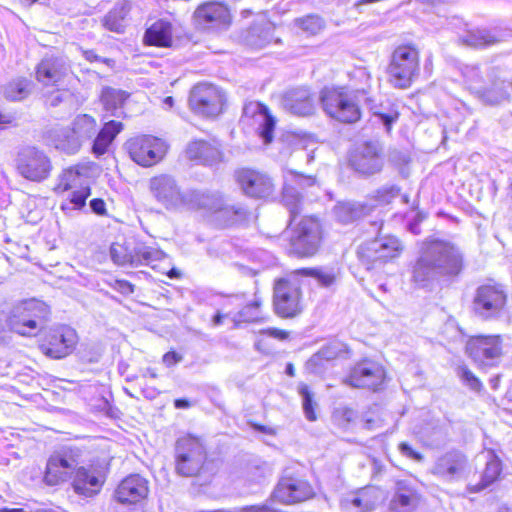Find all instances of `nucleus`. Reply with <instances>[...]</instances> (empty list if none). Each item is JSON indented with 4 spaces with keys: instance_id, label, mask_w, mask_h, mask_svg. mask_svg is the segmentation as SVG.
I'll list each match as a JSON object with an SVG mask.
<instances>
[{
    "instance_id": "a19ab883",
    "label": "nucleus",
    "mask_w": 512,
    "mask_h": 512,
    "mask_svg": "<svg viewBox=\"0 0 512 512\" xmlns=\"http://www.w3.org/2000/svg\"><path fill=\"white\" fill-rule=\"evenodd\" d=\"M193 202L197 208L215 214L221 208L223 198L219 193L196 192L193 194Z\"/></svg>"
},
{
    "instance_id": "39448f33",
    "label": "nucleus",
    "mask_w": 512,
    "mask_h": 512,
    "mask_svg": "<svg viewBox=\"0 0 512 512\" xmlns=\"http://www.w3.org/2000/svg\"><path fill=\"white\" fill-rule=\"evenodd\" d=\"M508 302L506 287L494 281H488L475 290L472 310L482 320H494L505 314Z\"/></svg>"
},
{
    "instance_id": "69168bd1",
    "label": "nucleus",
    "mask_w": 512,
    "mask_h": 512,
    "mask_svg": "<svg viewBox=\"0 0 512 512\" xmlns=\"http://www.w3.org/2000/svg\"><path fill=\"white\" fill-rule=\"evenodd\" d=\"M270 334L272 336H274L276 338H280V339H285L288 336L287 332H285L283 330H276V329L272 330Z\"/></svg>"
},
{
    "instance_id": "c9c22d12",
    "label": "nucleus",
    "mask_w": 512,
    "mask_h": 512,
    "mask_svg": "<svg viewBox=\"0 0 512 512\" xmlns=\"http://www.w3.org/2000/svg\"><path fill=\"white\" fill-rule=\"evenodd\" d=\"M130 11L128 3L117 4L102 19V25L109 31L123 33L126 27L127 16Z\"/></svg>"
},
{
    "instance_id": "4468645a",
    "label": "nucleus",
    "mask_w": 512,
    "mask_h": 512,
    "mask_svg": "<svg viewBox=\"0 0 512 512\" xmlns=\"http://www.w3.org/2000/svg\"><path fill=\"white\" fill-rule=\"evenodd\" d=\"M96 127V121L92 116L78 115L72 123L71 130H65L59 135L56 148L68 154L76 153L84 141L95 135Z\"/></svg>"
},
{
    "instance_id": "c756f323",
    "label": "nucleus",
    "mask_w": 512,
    "mask_h": 512,
    "mask_svg": "<svg viewBox=\"0 0 512 512\" xmlns=\"http://www.w3.org/2000/svg\"><path fill=\"white\" fill-rule=\"evenodd\" d=\"M84 187H89L88 168L85 166H75L62 172L55 191L63 193L68 190L82 189Z\"/></svg>"
},
{
    "instance_id": "0eeeda50",
    "label": "nucleus",
    "mask_w": 512,
    "mask_h": 512,
    "mask_svg": "<svg viewBox=\"0 0 512 512\" xmlns=\"http://www.w3.org/2000/svg\"><path fill=\"white\" fill-rule=\"evenodd\" d=\"M403 249L404 246L397 237L387 235L360 245L357 254L361 263L371 269L398 258Z\"/></svg>"
},
{
    "instance_id": "f8f14e48",
    "label": "nucleus",
    "mask_w": 512,
    "mask_h": 512,
    "mask_svg": "<svg viewBox=\"0 0 512 512\" xmlns=\"http://www.w3.org/2000/svg\"><path fill=\"white\" fill-rule=\"evenodd\" d=\"M223 104L222 91L212 84L200 83L191 90L189 105L199 115L215 117L221 113Z\"/></svg>"
},
{
    "instance_id": "58836bf2",
    "label": "nucleus",
    "mask_w": 512,
    "mask_h": 512,
    "mask_svg": "<svg viewBox=\"0 0 512 512\" xmlns=\"http://www.w3.org/2000/svg\"><path fill=\"white\" fill-rule=\"evenodd\" d=\"M479 93L482 101L489 105H500L511 99L504 82H496L491 88L483 89Z\"/></svg>"
},
{
    "instance_id": "7c9ffc66",
    "label": "nucleus",
    "mask_w": 512,
    "mask_h": 512,
    "mask_svg": "<svg viewBox=\"0 0 512 512\" xmlns=\"http://www.w3.org/2000/svg\"><path fill=\"white\" fill-rule=\"evenodd\" d=\"M371 207L365 203L356 201L338 202L333 208V214L336 220L343 224H349L357 221L367 215Z\"/></svg>"
},
{
    "instance_id": "5fc2aeb1",
    "label": "nucleus",
    "mask_w": 512,
    "mask_h": 512,
    "mask_svg": "<svg viewBox=\"0 0 512 512\" xmlns=\"http://www.w3.org/2000/svg\"><path fill=\"white\" fill-rule=\"evenodd\" d=\"M343 351V345L340 343H331L319 351V355L327 360L336 358Z\"/></svg>"
},
{
    "instance_id": "4be33fe9",
    "label": "nucleus",
    "mask_w": 512,
    "mask_h": 512,
    "mask_svg": "<svg viewBox=\"0 0 512 512\" xmlns=\"http://www.w3.org/2000/svg\"><path fill=\"white\" fill-rule=\"evenodd\" d=\"M149 494V482L139 474L125 477L116 487L114 498L121 504H138Z\"/></svg>"
},
{
    "instance_id": "6e6d98bb",
    "label": "nucleus",
    "mask_w": 512,
    "mask_h": 512,
    "mask_svg": "<svg viewBox=\"0 0 512 512\" xmlns=\"http://www.w3.org/2000/svg\"><path fill=\"white\" fill-rule=\"evenodd\" d=\"M68 97H70L69 91L57 90L47 97V104L51 107H56L63 101L67 100Z\"/></svg>"
},
{
    "instance_id": "864d4df0",
    "label": "nucleus",
    "mask_w": 512,
    "mask_h": 512,
    "mask_svg": "<svg viewBox=\"0 0 512 512\" xmlns=\"http://www.w3.org/2000/svg\"><path fill=\"white\" fill-rule=\"evenodd\" d=\"M459 376L462 381L471 389L475 391L480 390L481 382L467 367L459 368Z\"/></svg>"
},
{
    "instance_id": "9d476101",
    "label": "nucleus",
    "mask_w": 512,
    "mask_h": 512,
    "mask_svg": "<svg viewBox=\"0 0 512 512\" xmlns=\"http://www.w3.org/2000/svg\"><path fill=\"white\" fill-rule=\"evenodd\" d=\"M79 448H63L50 456L45 473V481L49 485H57L71 478L80 463Z\"/></svg>"
},
{
    "instance_id": "9b49d317",
    "label": "nucleus",
    "mask_w": 512,
    "mask_h": 512,
    "mask_svg": "<svg viewBox=\"0 0 512 512\" xmlns=\"http://www.w3.org/2000/svg\"><path fill=\"white\" fill-rule=\"evenodd\" d=\"M275 312L283 318H293L303 310L300 285L288 279H279L274 286Z\"/></svg>"
},
{
    "instance_id": "de8ad7c7",
    "label": "nucleus",
    "mask_w": 512,
    "mask_h": 512,
    "mask_svg": "<svg viewBox=\"0 0 512 512\" xmlns=\"http://www.w3.org/2000/svg\"><path fill=\"white\" fill-rule=\"evenodd\" d=\"M90 195V188L84 187L82 189H75L70 197L63 201L61 204V209L66 213H69L73 210H80L86 204V199Z\"/></svg>"
},
{
    "instance_id": "a211bd4d",
    "label": "nucleus",
    "mask_w": 512,
    "mask_h": 512,
    "mask_svg": "<svg viewBox=\"0 0 512 512\" xmlns=\"http://www.w3.org/2000/svg\"><path fill=\"white\" fill-rule=\"evenodd\" d=\"M149 188L154 199L168 210L185 204V196L177 181L170 175L161 174L150 179Z\"/></svg>"
},
{
    "instance_id": "dca6fc26",
    "label": "nucleus",
    "mask_w": 512,
    "mask_h": 512,
    "mask_svg": "<svg viewBox=\"0 0 512 512\" xmlns=\"http://www.w3.org/2000/svg\"><path fill=\"white\" fill-rule=\"evenodd\" d=\"M466 352L481 367L495 366L502 355L500 336H473L467 341Z\"/></svg>"
},
{
    "instance_id": "f257e3e1",
    "label": "nucleus",
    "mask_w": 512,
    "mask_h": 512,
    "mask_svg": "<svg viewBox=\"0 0 512 512\" xmlns=\"http://www.w3.org/2000/svg\"><path fill=\"white\" fill-rule=\"evenodd\" d=\"M464 269L461 248L446 238L429 236L411 265V282L418 288L432 289L441 280H453Z\"/></svg>"
},
{
    "instance_id": "4d7b16f0",
    "label": "nucleus",
    "mask_w": 512,
    "mask_h": 512,
    "mask_svg": "<svg viewBox=\"0 0 512 512\" xmlns=\"http://www.w3.org/2000/svg\"><path fill=\"white\" fill-rule=\"evenodd\" d=\"M399 450L404 456L418 462L422 461L424 458L421 453L414 451L413 448L405 442L399 444Z\"/></svg>"
},
{
    "instance_id": "2f4dec72",
    "label": "nucleus",
    "mask_w": 512,
    "mask_h": 512,
    "mask_svg": "<svg viewBox=\"0 0 512 512\" xmlns=\"http://www.w3.org/2000/svg\"><path fill=\"white\" fill-rule=\"evenodd\" d=\"M73 475V487L78 494L92 496L99 491L102 485V481L94 470L78 466Z\"/></svg>"
},
{
    "instance_id": "20e7f679",
    "label": "nucleus",
    "mask_w": 512,
    "mask_h": 512,
    "mask_svg": "<svg viewBox=\"0 0 512 512\" xmlns=\"http://www.w3.org/2000/svg\"><path fill=\"white\" fill-rule=\"evenodd\" d=\"M49 307L37 299L24 300L16 304L9 317V326L23 336H35L47 322Z\"/></svg>"
},
{
    "instance_id": "052dcab7",
    "label": "nucleus",
    "mask_w": 512,
    "mask_h": 512,
    "mask_svg": "<svg viewBox=\"0 0 512 512\" xmlns=\"http://www.w3.org/2000/svg\"><path fill=\"white\" fill-rule=\"evenodd\" d=\"M180 361H182V356L174 351L167 352L163 356V363L168 367H171Z\"/></svg>"
},
{
    "instance_id": "473e14b6",
    "label": "nucleus",
    "mask_w": 512,
    "mask_h": 512,
    "mask_svg": "<svg viewBox=\"0 0 512 512\" xmlns=\"http://www.w3.org/2000/svg\"><path fill=\"white\" fill-rule=\"evenodd\" d=\"M186 154L189 159L199 160L204 164H211L220 157L217 145L204 140H196L189 143Z\"/></svg>"
},
{
    "instance_id": "79ce46f5",
    "label": "nucleus",
    "mask_w": 512,
    "mask_h": 512,
    "mask_svg": "<svg viewBox=\"0 0 512 512\" xmlns=\"http://www.w3.org/2000/svg\"><path fill=\"white\" fill-rule=\"evenodd\" d=\"M30 85V81L25 78L13 80L5 86L4 96L11 101L23 100L31 92Z\"/></svg>"
},
{
    "instance_id": "b1692460",
    "label": "nucleus",
    "mask_w": 512,
    "mask_h": 512,
    "mask_svg": "<svg viewBox=\"0 0 512 512\" xmlns=\"http://www.w3.org/2000/svg\"><path fill=\"white\" fill-rule=\"evenodd\" d=\"M352 167L359 173L371 175L381 170L383 159L377 142H366L359 146L351 157Z\"/></svg>"
},
{
    "instance_id": "412c9836",
    "label": "nucleus",
    "mask_w": 512,
    "mask_h": 512,
    "mask_svg": "<svg viewBox=\"0 0 512 512\" xmlns=\"http://www.w3.org/2000/svg\"><path fill=\"white\" fill-rule=\"evenodd\" d=\"M314 495L309 482L300 477L284 476L273 492V498L284 504L306 501Z\"/></svg>"
},
{
    "instance_id": "f3484780",
    "label": "nucleus",
    "mask_w": 512,
    "mask_h": 512,
    "mask_svg": "<svg viewBox=\"0 0 512 512\" xmlns=\"http://www.w3.org/2000/svg\"><path fill=\"white\" fill-rule=\"evenodd\" d=\"M129 154L137 164L149 167L160 161L166 153V144L153 136H140L127 143Z\"/></svg>"
},
{
    "instance_id": "aec40b11",
    "label": "nucleus",
    "mask_w": 512,
    "mask_h": 512,
    "mask_svg": "<svg viewBox=\"0 0 512 512\" xmlns=\"http://www.w3.org/2000/svg\"><path fill=\"white\" fill-rule=\"evenodd\" d=\"M467 469V457L458 450H450L435 460L431 473L445 482H454L461 479Z\"/></svg>"
},
{
    "instance_id": "5701e85b",
    "label": "nucleus",
    "mask_w": 512,
    "mask_h": 512,
    "mask_svg": "<svg viewBox=\"0 0 512 512\" xmlns=\"http://www.w3.org/2000/svg\"><path fill=\"white\" fill-rule=\"evenodd\" d=\"M382 500L383 493L379 488L367 486L345 496L341 507L348 512H371Z\"/></svg>"
},
{
    "instance_id": "13d9d810",
    "label": "nucleus",
    "mask_w": 512,
    "mask_h": 512,
    "mask_svg": "<svg viewBox=\"0 0 512 512\" xmlns=\"http://www.w3.org/2000/svg\"><path fill=\"white\" fill-rule=\"evenodd\" d=\"M464 76L471 85H476L481 82L479 75V68L477 66H467L464 70Z\"/></svg>"
},
{
    "instance_id": "ddd939ff",
    "label": "nucleus",
    "mask_w": 512,
    "mask_h": 512,
    "mask_svg": "<svg viewBox=\"0 0 512 512\" xmlns=\"http://www.w3.org/2000/svg\"><path fill=\"white\" fill-rule=\"evenodd\" d=\"M17 170L27 180L41 182L49 177L52 164L43 151L27 147L18 154Z\"/></svg>"
},
{
    "instance_id": "09e8293b",
    "label": "nucleus",
    "mask_w": 512,
    "mask_h": 512,
    "mask_svg": "<svg viewBox=\"0 0 512 512\" xmlns=\"http://www.w3.org/2000/svg\"><path fill=\"white\" fill-rule=\"evenodd\" d=\"M298 393L302 398V407L305 417L309 421H315L317 419L315 408L317 403L314 401V394L309 390L306 384H299Z\"/></svg>"
},
{
    "instance_id": "e2e57ef3",
    "label": "nucleus",
    "mask_w": 512,
    "mask_h": 512,
    "mask_svg": "<svg viewBox=\"0 0 512 512\" xmlns=\"http://www.w3.org/2000/svg\"><path fill=\"white\" fill-rule=\"evenodd\" d=\"M90 207L91 210L98 215H103L106 212L105 202L100 198L92 199L90 201Z\"/></svg>"
},
{
    "instance_id": "a878e982",
    "label": "nucleus",
    "mask_w": 512,
    "mask_h": 512,
    "mask_svg": "<svg viewBox=\"0 0 512 512\" xmlns=\"http://www.w3.org/2000/svg\"><path fill=\"white\" fill-rule=\"evenodd\" d=\"M243 118L256 129L266 143L272 141L275 120L265 105L259 102L247 103L243 108Z\"/></svg>"
},
{
    "instance_id": "603ef678",
    "label": "nucleus",
    "mask_w": 512,
    "mask_h": 512,
    "mask_svg": "<svg viewBox=\"0 0 512 512\" xmlns=\"http://www.w3.org/2000/svg\"><path fill=\"white\" fill-rule=\"evenodd\" d=\"M272 40L270 29L252 28L249 33V43L257 48L264 47Z\"/></svg>"
},
{
    "instance_id": "f704fd0d",
    "label": "nucleus",
    "mask_w": 512,
    "mask_h": 512,
    "mask_svg": "<svg viewBox=\"0 0 512 512\" xmlns=\"http://www.w3.org/2000/svg\"><path fill=\"white\" fill-rule=\"evenodd\" d=\"M122 128L121 122L114 120L106 122L94 140L93 153L98 156L103 155Z\"/></svg>"
},
{
    "instance_id": "6e6552de",
    "label": "nucleus",
    "mask_w": 512,
    "mask_h": 512,
    "mask_svg": "<svg viewBox=\"0 0 512 512\" xmlns=\"http://www.w3.org/2000/svg\"><path fill=\"white\" fill-rule=\"evenodd\" d=\"M356 95L344 89H324L321 93L323 110L330 117L345 123H353L360 119V109Z\"/></svg>"
},
{
    "instance_id": "a18cd8bd",
    "label": "nucleus",
    "mask_w": 512,
    "mask_h": 512,
    "mask_svg": "<svg viewBox=\"0 0 512 512\" xmlns=\"http://www.w3.org/2000/svg\"><path fill=\"white\" fill-rule=\"evenodd\" d=\"M501 471L500 467V461L496 458H493L492 460L488 461L483 473L482 481L481 483L477 485H470L468 487V490L472 493L479 492L486 488L489 484L494 482L497 477L499 476Z\"/></svg>"
},
{
    "instance_id": "774afa93",
    "label": "nucleus",
    "mask_w": 512,
    "mask_h": 512,
    "mask_svg": "<svg viewBox=\"0 0 512 512\" xmlns=\"http://www.w3.org/2000/svg\"><path fill=\"white\" fill-rule=\"evenodd\" d=\"M174 404L176 408H188L190 406L186 399H177Z\"/></svg>"
},
{
    "instance_id": "bb28decb",
    "label": "nucleus",
    "mask_w": 512,
    "mask_h": 512,
    "mask_svg": "<svg viewBox=\"0 0 512 512\" xmlns=\"http://www.w3.org/2000/svg\"><path fill=\"white\" fill-rule=\"evenodd\" d=\"M421 502V494L410 480H399L395 484L390 500L391 512H414Z\"/></svg>"
},
{
    "instance_id": "c03bdc74",
    "label": "nucleus",
    "mask_w": 512,
    "mask_h": 512,
    "mask_svg": "<svg viewBox=\"0 0 512 512\" xmlns=\"http://www.w3.org/2000/svg\"><path fill=\"white\" fill-rule=\"evenodd\" d=\"M297 272L313 277L323 287L332 286L337 279V272L333 268H304Z\"/></svg>"
},
{
    "instance_id": "8fccbe9b",
    "label": "nucleus",
    "mask_w": 512,
    "mask_h": 512,
    "mask_svg": "<svg viewBox=\"0 0 512 512\" xmlns=\"http://www.w3.org/2000/svg\"><path fill=\"white\" fill-rule=\"evenodd\" d=\"M464 42L471 47L482 48L494 44L496 39L489 32L479 30L470 32Z\"/></svg>"
},
{
    "instance_id": "6ab92c4d",
    "label": "nucleus",
    "mask_w": 512,
    "mask_h": 512,
    "mask_svg": "<svg viewBox=\"0 0 512 512\" xmlns=\"http://www.w3.org/2000/svg\"><path fill=\"white\" fill-rule=\"evenodd\" d=\"M77 342L76 331L69 326L62 325L50 330L40 348L45 355L54 359H61L73 352Z\"/></svg>"
},
{
    "instance_id": "37998d69",
    "label": "nucleus",
    "mask_w": 512,
    "mask_h": 512,
    "mask_svg": "<svg viewBox=\"0 0 512 512\" xmlns=\"http://www.w3.org/2000/svg\"><path fill=\"white\" fill-rule=\"evenodd\" d=\"M214 215L221 224L231 225L244 218L246 211L240 206L229 205L223 201L221 208Z\"/></svg>"
},
{
    "instance_id": "393cba45",
    "label": "nucleus",
    "mask_w": 512,
    "mask_h": 512,
    "mask_svg": "<svg viewBox=\"0 0 512 512\" xmlns=\"http://www.w3.org/2000/svg\"><path fill=\"white\" fill-rule=\"evenodd\" d=\"M236 179L243 192L250 197L266 198L273 193L271 178L261 172L242 169L236 173Z\"/></svg>"
},
{
    "instance_id": "e433bc0d",
    "label": "nucleus",
    "mask_w": 512,
    "mask_h": 512,
    "mask_svg": "<svg viewBox=\"0 0 512 512\" xmlns=\"http://www.w3.org/2000/svg\"><path fill=\"white\" fill-rule=\"evenodd\" d=\"M134 251V263L133 267H138L142 265H150L154 267V263L160 261L166 257V254L155 247L148 246L144 243L136 242V245L133 246Z\"/></svg>"
},
{
    "instance_id": "423d86ee",
    "label": "nucleus",
    "mask_w": 512,
    "mask_h": 512,
    "mask_svg": "<svg viewBox=\"0 0 512 512\" xmlns=\"http://www.w3.org/2000/svg\"><path fill=\"white\" fill-rule=\"evenodd\" d=\"M206 458V447L201 438L188 434L177 440L175 461L178 474L187 477L198 474Z\"/></svg>"
},
{
    "instance_id": "0e129e2a",
    "label": "nucleus",
    "mask_w": 512,
    "mask_h": 512,
    "mask_svg": "<svg viewBox=\"0 0 512 512\" xmlns=\"http://www.w3.org/2000/svg\"><path fill=\"white\" fill-rule=\"evenodd\" d=\"M223 318H224V316L220 312L216 313L215 316L212 318V325L213 326L221 325L223 322Z\"/></svg>"
},
{
    "instance_id": "3c124183",
    "label": "nucleus",
    "mask_w": 512,
    "mask_h": 512,
    "mask_svg": "<svg viewBox=\"0 0 512 512\" xmlns=\"http://www.w3.org/2000/svg\"><path fill=\"white\" fill-rule=\"evenodd\" d=\"M261 301L255 299L252 303L246 305L238 312V319L246 322L258 321L260 318Z\"/></svg>"
},
{
    "instance_id": "bf43d9fd",
    "label": "nucleus",
    "mask_w": 512,
    "mask_h": 512,
    "mask_svg": "<svg viewBox=\"0 0 512 512\" xmlns=\"http://www.w3.org/2000/svg\"><path fill=\"white\" fill-rule=\"evenodd\" d=\"M374 114L380 118V120L386 126L387 130H390L392 123L395 122L396 119L398 118V113L397 112L388 113V114L374 112Z\"/></svg>"
},
{
    "instance_id": "338daca9",
    "label": "nucleus",
    "mask_w": 512,
    "mask_h": 512,
    "mask_svg": "<svg viewBox=\"0 0 512 512\" xmlns=\"http://www.w3.org/2000/svg\"><path fill=\"white\" fill-rule=\"evenodd\" d=\"M84 57L87 60H89V61H98V60H100V58L92 50L85 51L84 52Z\"/></svg>"
},
{
    "instance_id": "49530a36",
    "label": "nucleus",
    "mask_w": 512,
    "mask_h": 512,
    "mask_svg": "<svg viewBox=\"0 0 512 512\" xmlns=\"http://www.w3.org/2000/svg\"><path fill=\"white\" fill-rule=\"evenodd\" d=\"M294 24L307 35H316L325 27L324 20L318 15H307L297 18L294 20Z\"/></svg>"
},
{
    "instance_id": "7ed1b4c3",
    "label": "nucleus",
    "mask_w": 512,
    "mask_h": 512,
    "mask_svg": "<svg viewBox=\"0 0 512 512\" xmlns=\"http://www.w3.org/2000/svg\"><path fill=\"white\" fill-rule=\"evenodd\" d=\"M420 55L415 46L400 45L395 48L387 67L389 82L396 88L406 89L418 78Z\"/></svg>"
},
{
    "instance_id": "72a5a7b5",
    "label": "nucleus",
    "mask_w": 512,
    "mask_h": 512,
    "mask_svg": "<svg viewBox=\"0 0 512 512\" xmlns=\"http://www.w3.org/2000/svg\"><path fill=\"white\" fill-rule=\"evenodd\" d=\"M144 43L158 47H169L172 43V26L169 22L159 20L145 32Z\"/></svg>"
},
{
    "instance_id": "1a4fd4ad",
    "label": "nucleus",
    "mask_w": 512,
    "mask_h": 512,
    "mask_svg": "<svg viewBox=\"0 0 512 512\" xmlns=\"http://www.w3.org/2000/svg\"><path fill=\"white\" fill-rule=\"evenodd\" d=\"M194 27L204 32H221L232 23V13L227 4L219 1H207L200 4L192 15Z\"/></svg>"
},
{
    "instance_id": "2eb2a0df",
    "label": "nucleus",
    "mask_w": 512,
    "mask_h": 512,
    "mask_svg": "<svg viewBox=\"0 0 512 512\" xmlns=\"http://www.w3.org/2000/svg\"><path fill=\"white\" fill-rule=\"evenodd\" d=\"M385 377V369L380 363L364 359L355 364L344 383L355 388L377 391L383 385Z\"/></svg>"
},
{
    "instance_id": "4c0bfd02",
    "label": "nucleus",
    "mask_w": 512,
    "mask_h": 512,
    "mask_svg": "<svg viewBox=\"0 0 512 512\" xmlns=\"http://www.w3.org/2000/svg\"><path fill=\"white\" fill-rule=\"evenodd\" d=\"M134 245H136L134 240H124L123 242L113 243L110 247V256L112 261L117 265H129L133 267Z\"/></svg>"
},
{
    "instance_id": "c85d7f7f",
    "label": "nucleus",
    "mask_w": 512,
    "mask_h": 512,
    "mask_svg": "<svg viewBox=\"0 0 512 512\" xmlns=\"http://www.w3.org/2000/svg\"><path fill=\"white\" fill-rule=\"evenodd\" d=\"M284 108L297 116H309L315 111V102L308 89L299 88L288 92L283 99Z\"/></svg>"
},
{
    "instance_id": "f03ea898",
    "label": "nucleus",
    "mask_w": 512,
    "mask_h": 512,
    "mask_svg": "<svg viewBox=\"0 0 512 512\" xmlns=\"http://www.w3.org/2000/svg\"><path fill=\"white\" fill-rule=\"evenodd\" d=\"M283 202L290 212L291 252L300 257L314 255L318 251L322 239L320 222L316 218L305 217L292 226L293 221L300 212L301 204V196L296 189L292 187L285 188Z\"/></svg>"
},
{
    "instance_id": "680f3d73",
    "label": "nucleus",
    "mask_w": 512,
    "mask_h": 512,
    "mask_svg": "<svg viewBox=\"0 0 512 512\" xmlns=\"http://www.w3.org/2000/svg\"><path fill=\"white\" fill-rule=\"evenodd\" d=\"M236 512H273V510L266 504L244 506L236 509Z\"/></svg>"
},
{
    "instance_id": "cd10ccee",
    "label": "nucleus",
    "mask_w": 512,
    "mask_h": 512,
    "mask_svg": "<svg viewBox=\"0 0 512 512\" xmlns=\"http://www.w3.org/2000/svg\"><path fill=\"white\" fill-rule=\"evenodd\" d=\"M70 67L62 57H45L38 64L37 80L45 86L57 85L67 76Z\"/></svg>"
},
{
    "instance_id": "ea45409f",
    "label": "nucleus",
    "mask_w": 512,
    "mask_h": 512,
    "mask_svg": "<svg viewBox=\"0 0 512 512\" xmlns=\"http://www.w3.org/2000/svg\"><path fill=\"white\" fill-rule=\"evenodd\" d=\"M127 97L128 94H126L124 91L113 88H105L102 91L101 101L103 103L104 109L107 112H110L111 115H118L117 111L121 109Z\"/></svg>"
}]
</instances>
